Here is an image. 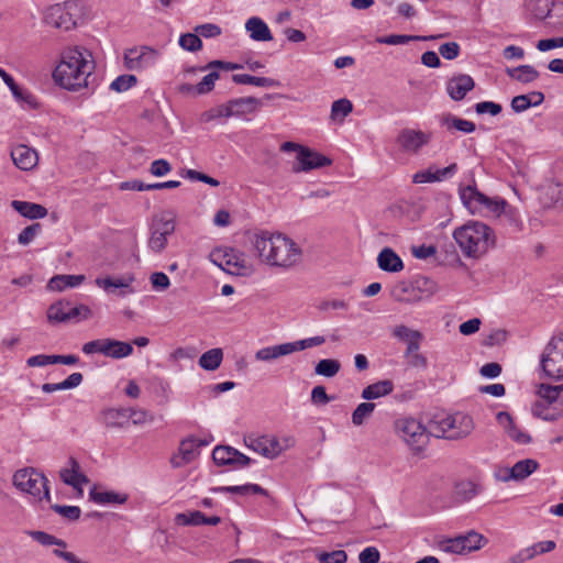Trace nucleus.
I'll return each mask as SVG.
<instances>
[{"instance_id":"57","label":"nucleus","mask_w":563,"mask_h":563,"mask_svg":"<svg viewBox=\"0 0 563 563\" xmlns=\"http://www.w3.org/2000/svg\"><path fill=\"white\" fill-rule=\"evenodd\" d=\"M320 563H345L347 554L344 550H335L332 552H321L317 555Z\"/></svg>"},{"instance_id":"26","label":"nucleus","mask_w":563,"mask_h":563,"mask_svg":"<svg viewBox=\"0 0 563 563\" xmlns=\"http://www.w3.org/2000/svg\"><path fill=\"white\" fill-rule=\"evenodd\" d=\"M175 522L178 526H217L221 522V518L219 516L207 517L203 512L194 510L177 514L175 516Z\"/></svg>"},{"instance_id":"63","label":"nucleus","mask_w":563,"mask_h":563,"mask_svg":"<svg viewBox=\"0 0 563 563\" xmlns=\"http://www.w3.org/2000/svg\"><path fill=\"white\" fill-rule=\"evenodd\" d=\"M461 47L456 42H448L439 47L441 56L448 60L455 59L460 55Z\"/></svg>"},{"instance_id":"51","label":"nucleus","mask_w":563,"mask_h":563,"mask_svg":"<svg viewBox=\"0 0 563 563\" xmlns=\"http://www.w3.org/2000/svg\"><path fill=\"white\" fill-rule=\"evenodd\" d=\"M285 355H286V352L284 349V344H279V345L267 346V347H263V349L258 350L255 353V358L257 361L267 362V361H273V360H276V358H278L280 356H285Z\"/></svg>"},{"instance_id":"27","label":"nucleus","mask_w":563,"mask_h":563,"mask_svg":"<svg viewBox=\"0 0 563 563\" xmlns=\"http://www.w3.org/2000/svg\"><path fill=\"white\" fill-rule=\"evenodd\" d=\"M457 170V165L455 163L441 168L432 170V168H428L424 170H420L416 173L412 177V181L415 184H424V183H434V181H441L452 175L455 174Z\"/></svg>"},{"instance_id":"44","label":"nucleus","mask_w":563,"mask_h":563,"mask_svg":"<svg viewBox=\"0 0 563 563\" xmlns=\"http://www.w3.org/2000/svg\"><path fill=\"white\" fill-rule=\"evenodd\" d=\"M443 34L437 35V36H430V37H422L417 35H405V34H390L387 36L377 37V42L380 44H388V45H402L408 44L412 41H420V40H428V38H441L443 37Z\"/></svg>"},{"instance_id":"5","label":"nucleus","mask_w":563,"mask_h":563,"mask_svg":"<svg viewBox=\"0 0 563 563\" xmlns=\"http://www.w3.org/2000/svg\"><path fill=\"white\" fill-rule=\"evenodd\" d=\"M438 290L435 282L418 276L411 282H399L391 289V297L397 302L418 303L430 299Z\"/></svg>"},{"instance_id":"9","label":"nucleus","mask_w":563,"mask_h":563,"mask_svg":"<svg viewBox=\"0 0 563 563\" xmlns=\"http://www.w3.org/2000/svg\"><path fill=\"white\" fill-rule=\"evenodd\" d=\"M395 432L415 453L421 452L429 443L427 427L413 418L397 419Z\"/></svg>"},{"instance_id":"41","label":"nucleus","mask_w":563,"mask_h":563,"mask_svg":"<svg viewBox=\"0 0 563 563\" xmlns=\"http://www.w3.org/2000/svg\"><path fill=\"white\" fill-rule=\"evenodd\" d=\"M211 492H213V493H231V494H240V495H247V494L267 495V492L262 486H260L257 484L213 487V488H211Z\"/></svg>"},{"instance_id":"11","label":"nucleus","mask_w":563,"mask_h":563,"mask_svg":"<svg viewBox=\"0 0 563 563\" xmlns=\"http://www.w3.org/2000/svg\"><path fill=\"white\" fill-rule=\"evenodd\" d=\"M209 257L214 265L231 275L246 276L252 271L244 254L233 249H216L210 253Z\"/></svg>"},{"instance_id":"13","label":"nucleus","mask_w":563,"mask_h":563,"mask_svg":"<svg viewBox=\"0 0 563 563\" xmlns=\"http://www.w3.org/2000/svg\"><path fill=\"white\" fill-rule=\"evenodd\" d=\"M82 352L87 355L100 353L104 356L119 360L131 355L133 353V346L131 343L114 339H99L85 343L82 345Z\"/></svg>"},{"instance_id":"29","label":"nucleus","mask_w":563,"mask_h":563,"mask_svg":"<svg viewBox=\"0 0 563 563\" xmlns=\"http://www.w3.org/2000/svg\"><path fill=\"white\" fill-rule=\"evenodd\" d=\"M533 416L547 421H554L563 415V404L536 401L532 407Z\"/></svg>"},{"instance_id":"32","label":"nucleus","mask_w":563,"mask_h":563,"mask_svg":"<svg viewBox=\"0 0 563 563\" xmlns=\"http://www.w3.org/2000/svg\"><path fill=\"white\" fill-rule=\"evenodd\" d=\"M441 126L445 128L449 132L460 131L463 133H472L475 131L476 125L474 122L461 119L451 113L443 114L440 119Z\"/></svg>"},{"instance_id":"6","label":"nucleus","mask_w":563,"mask_h":563,"mask_svg":"<svg viewBox=\"0 0 563 563\" xmlns=\"http://www.w3.org/2000/svg\"><path fill=\"white\" fill-rule=\"evenodd\" d=\"M81 14L82 8L79 1L69 0L47 8L44 13V22L53 27L69 31L76 27Z\"/></svg>"},{"instance_id":"28","label":"nucleus","mask_w":563,"mask_h":563,"mask_svg":"<svg viewBox=\"0 0 563 563\" xmlns=\"http://www.w3.org/2000/svg\"><path fill=\"white\" fill-rule=\"evenodd\" d=\"M378 267L388 273H398L404 269L402 260L390 247H384L377 256Z\"/></svg>"},{"instance_id":"1","label":"nucleus","mask_w":563,"mask_h":563,"mask_svg":"<svg viewBox=\"0 0 563 563\" xmlns=\"http://www.w3.org/2000/svg\"><path fill=\"white\" fill-rule=\"evenodd\" d=\"M252 245L261 262L273 267L290 269L302 260V250L282 233H256L252 238Z\"/></svg>"},{"instance_id":"17","label":"nucleus","mask_w":563,"mask_h":563,"mask_svg":"<svg viewBox=\"0 0 563 563\" xmlns=\"http://www.w3.org/2000/svg\"><path fill=\"white\" fill-rule=\"evenodd\" d=\"M430 133L413 129H402L396 142L404 152L416 154L430 142Z\"/></svg>"},{"instance_id":"49","label":"nucleus","mask_w":563,"mask_h":563,"mask_svg":"<svg viewBox=\"0 0 563 563\" xmlns=\"http://www.w3.org/2000/svg\"><path fill=\"white\" fill-rule=\"evenodd\" d=\"M528 8L538 20L547 19L552 11L551 0H529Z\"/></svg>"},{"instance_id":"62","label":"nucleus","mask_w":563,"mask_h":563,"mask_svg":"<svg viewBox=\"0 0 563 563\" xmlns=\"http://www.w3.org/2000/svg\"><path fill=\"white\" fill-rule=\"evenodd\" d=\"M195 32L202 37L211 38L217 37L221 34V27L213 23H205L197 25Z\"/></svg>"},{"instance_id":"8","label":"nucleus","mask_w":563,"mask_h":563,"mask_svg":"<svg viewBox=\"0 0 563 563\" xmlns=\"http://www.w3.org/2000/svg\"><path fill=\"white\" fill-rule=\"evenodd\" d=\"M280 151L297 153L296 162L291 167L294 173L310 172L332 164L329 157L295 142H284L280 145Z\"/></svg>"},{"instance_id":"34","label":"nucleus","mask_w":563,"mask_h":563,"mask_svg":"<svg viewBox=\"0 0 563 563\" xmlns=\"http://www.w3.org/2000/svg\"><path fill=\"white\" fill-rule=\"evenodd\" d=\"M102 423L107 428H124L129 424V410L107 409L102 412Z\"/></svg>"},{"instance_id":"35","label":"nucleus","mask_w":563,"mask_h":563,"mask_svg":"<svg viewBox=\"0 0 563 563\" xmlns=\"http://www.w3.org/2000/svg\"><path fill=\"white\" fill-rule=\"evenodd\" d=\"M84 280V275H56L49 279L47 288L54 291H62L66 288L79 286Z\"/></svg>"},{"instance_id":"20","label":"nucleus","mask_w":563,"mask_h":563,"mask_svg":"<svg viewBox=\"0 0 563 563\" xmlns=\"http://www.w3.org/2000/svg\"><path fill=\"white\" fill-rule=\"evenodd\" d=\"M474 87L475 81L470 75L459 74L448 80L446 92L452 100L461 101Z\"/></svg>"},{"instance_id":"22","label":"nucleus","mask_w":563,"mask_h":563,"mask_svg":"<svg viewBox=\"0 0 563 563\" xmlns=\"http://www.w3.org/2000/svg\"><path fill=\"white\" fill-rule=\"evenodd\" d=\"M134 282L133 275H125L119 278H112V277H104V278H97L96 285L107 292H114V289L119 288L120 292L119 296H126L129 294H133L134 290L131 288L132 283Z\"/></svg>"},{"instance_id":"39","label":"nucleus","mask_w":563,"mask_h":563,"mask_svg":"<svg viewBox=\"0 0 563 563\" xmlns=\"http://www.w3.org/2000/svg\"><path fill=\"white\" fill-rule=\"evenodd\" d=\"M394 385L390 380H379L365 387L362 391V398L366 400L377 399L390 394Z\"/></svg>"},{"instance_id":"37","label":"nucleus","mask_w":563,"mask_h":563,"mask_svg":"<svg viewBox=\"0 0 563 563\" xmlns=\"http://www.w3.org/2000/svg\"><path fill=\"white\" fill-rule=\"evenodd\" d=\"M507 75L521 84H530L537 80L540 76L539 71L531 65H520L514 68L506 69Z\"/></svg>"},{"instance_id":"12","label":"nucleus","mask_w":563,"mask_h":563,"mask_svg":"<svg viewBox=\"0 0 563 563\" xmlns=\"http://www.w3.org/2000/svg\"><path fill=\"white\" fill-rule=\"evenodd\" d=\"M541 367L548 377L563 379V334L552 338L547 344L541 356Z\"/></svg>"},{"instance_id":"55","label":"nucleus","mask_w":563,"mask_h":563,"mask_svg":"<svg viewBox=\"0 0 563 563\" xmlns=\"http://www.w3.org/2000/svg\"><path fill=\"white\" fill-rule=\"evenodd\" d=\"M137 78L134 75H121L110 85V89L117 92H123L136 85Z\"/></svg>"},{"instance_id":"47","label":"nucleus","mask_w":563,"mask_h":563,"mask_svg":"<svg viewBox=\"0 0 563 563\" xmlns=\"http://www.w3.org/2000/svg\"><path fill=\"white\" fill-rule=\"evenodd\" d=\"M460 537L462 539L463 545H465V552L479 550L488 542L483 534L474 530H471L465 534H460Z\"/></svg>"},{"instance_id":"56","label":"nucleus","mask_w":563,"mask_h":563,"mask_svg":"<svg viewBox=\"0 0 563 563\" xmlns=\"http://www.w3.org/2000/svg\"><path fill=\"white\" fill-rule=\"evenodd\" d=\"M67 314H69V321H80L86 320L91 316V310L88 306L85 305H78V306H71L68 301L67 306Z\"/></svg>"},{"instance_id":"40","label":"nucleus","mask_w":563,"mask_h":563,"mask_svg":"<svg viewBox=\"0 0 563 563\" xmlns=\"http://www.w3.org/2000/svg\"><path fill=\"white\" fill-rule=\"evenodd\" d=\"M89 497L96 504L104 505V504H124L128 500V495L115 493L112 490L100 492L97 488H92L89 493Z\"/></svg>"},{"instance_id":"3","label":"nucleus","mask_w":563,"mask_h":563,"mask_svg":"<svg viewBox=\"0 0 563 563\" xmlns=\"http://www.w3.org/2000/svg\"><path fill=\"white\" fill-rule=\"evenodd\" d=\"M453 238L466 257L478 258L495 246L496 236L484 222L470 221L453 232Z\"/></svg>"},{"instance_id":"52","label":"nucleus","mask_w":563,"mask_h":563,"mask_svg":"<svg viewBox=\"0 0 563 563\" xmlns=\"http://www.w3.org/2000/svg\"><path fill=\"white\" fill-rule=\"evenodd\" d=\"M375 409L373 402L360 404L352 413V422L354 426H362L366 419L371 417Z\"/></svg>"},{"instance_id":"23","label":"nucleus","mask_w":563,"mask_h":563,"mask_svg":"<svg viewBox=\"0 0 563 563\" xmlns=\"http://www.w3.org/2000/svg\"><path fill=\"white\" fill-rule=\"evenodd\" d=\"M496 420L504 428L508 437L519 444H528L531 442V437L526 431L519 429L510 413L507 411H499L496 415Z\"/></svg>"},{"instance_id":"50","label":"nucleus","mask_w":563,"mask_h":563,"mask_svg":"<svg viewBox=\"0 0 563 563\" xmlns=\"http://www.w3.org/2000/svg\"><path fill=\"white\" fill-rule=\"evenodd\" d=\"M340 368L341 364L339 361L333 358H323L316 365L314 372L317 375L333 377L339 373Z\"/></svg>"},{"instance_id":"30","label":"nucleus","mask_w":563,"mask_h":563,"mask_svg":"<svg viewBox=\"0 0 563 563\" xmlns=\"http://www.w3.org/2000/svg\"><path fill=\"white\" fill-rule=\"evenodd\" d=\"M245 29L250 33V37L254 41L268 42L273 40L269 27L257 16L250 18L245 23Z\"/></svg>"},{"instance_id":"25","label":"nucleus","mask_w":563,"mask_h":563,"mask_svg":"<svg viewBox=\"0 0 563 563\" xmlns=\"http://www.w3.org/2000/svg\"><path fill=\"white\" fill-rule=\"evenodd\" d=\"M393 335L407 344L404 354H411V352L419 351L420 343L423 335L420 331L408 328L407 325L400 324L394 328Z\"/></svg>"},{"instance_id":"43","label":"nucleus","mask_w":563,"mask_h":563,"mask_svg":"<svg viewBox=\"0 0 563 563\" xmlns=\"http://www.w3.org/2000/svg\"><path fill=\"white\" fill-rule=\"evenodd\" d=\"M232 80L239 85H254L257 87H275L279 84L273 78L255 77L247 74H235L232 76Z\"/></svg>"},{"instance_id":"18","label":"nucleus","mask_w":563,"mask_h":563,"mask_svg":"<svg viewBox=\"0 0 563 563\" xmlns=\"http://www.w3.org/2000/svg\"><path fill=\"white\" fill-rule=\"evenodd\" d=\"M261 106V100L254 97L232 99L228 101L225 104H221L218 107V115H223L225 118L233 115H243L254 112Z\"/></svg>"},{"instance_id":"10","label":"nucleus","mask_w":563,"mask_h":563,"mask_svg":"<svg viewBox=\"0 0 563 563\" xmlns=\"http://www.w3.org/2000/svg\"><path fill=\"white\" fill-rule=\"evenodd\" d=\"M47 482V478L34 468L19 470L13 475V485L38 500H51Z\"/></svg>"},{"instance_id":"36","label":"nucleus","mask_w":563,"mask_h":563,"mask_svg":"<svg viewBox=\"0 0 563 563\" xmlns=\"http://www.w3.org/2000/svg\"><path fill=\"white\" fill-rule=\"evenodd\" d=\"M539 467V463L532 459L517 462L510 470L507 479L522 481Z\"/></svg>"},{"instance_id":"2","label":"nucleus","mask_w":563,"mask_h":563,"mask_svg":"<svg viewBox=\"0 0 563 563\" xmlns=\"http://www.w3.org/2000/svg\"><path fill=\"white\" fill-rule=\"evenodd\" d=\"M93 69L95 60L88 49L79 46L68 47L63 51L53 77L60 87L77 91L88 87V78Z\"/></svg>"},{"instance_id":"24","label":"nucleus","mask_w":563,"mask_h":563,"mask_svg":"<svg viewBox=\"0 0 563 563\" xmlns=\"http://www.w3.org/2000/svg\"><path fill=\"white\" fill-rule=\"evenodd\" d=\"M68 465L69 467L60 470L59 476L66 485H69L81 493V485L88 483L89 479L86 475L80 473V466L76 459L69 457Z\"/></svg>"},{"instance_id":"58","label":"nucleus","mask_w":563,"mask_h":563,"mask_svg":"<svg viewBox=\"0 0 563 563\" xmlns=\"http://www.w3.org/2000/svg\"><path fill=\"white\" fill-rule=\"evenodd\" d=\"M353 110V104L347 99H339L332 103L331 117L335 119L338 115L343 118L349 115Z\"/></svg>"},{"instance_id":"14","label":"nucleus","mask_w":563,"mask_h":563,"mask_svg":"<svg viewBox=\"0 0 563 563\" xmlns=\"http://www.w3.org/2000/svg\"><path fill=\"white\" fill-rule=\"evenodd\" d=\"M175 231V221L165 216L156 217L151 227L148 247L155 252H162L167 245V238Z\"/></svg>"},{"instance_id":"64","label":"nucleus","mask_w":563,"mask_h":563,"mask_svg":"<svg viewBox=\"0 0 563 563\" xmlns=\"http://www.w3.org/2000/svg\"><path fill=\"white\" fill-rule=\"evenodd\" d=\"M379 551L375 547L365 548L358 555L360 563H378Z\"/></svg>"},{"instance_id":"33","label":"nucleus","mask_w":563,"mask_h":563,"mask_svg":"<svg viewBox=\"0 0 563 563\" xmlns=\"http://www.w3.org/2000/svg\"><path fill=\"white\" fill-rule=\"evenodd\" d=\"M542 203L549 209L563 210V185H549L543 192Z\"/></svg>"},{"instance_id":"31","label":"nucleus","mask_w":563,"mask_h":563,"mask_svg":"<svg viewBox=\"0 0 563 563\" xmlns=\"http://www.w3.org/2000/svg\"><path fill=\"white\" fill-rule=\"evenodd\" d=\"M11 207L22 217L32 220L42 219L47 214L46 208L38 203L13 200Z\"/></svg>"},{"instance_id":"42","label":"nucleus","mask_w":563,"mask_h":563,"mask_svg":"<svg viewBox=\"0 0 563 563\" xmlns=\"http://www.w3.org/2000/svg\"><path fill=\"white\" fill-rule=\"evenodd\" d=\"M223 360V351L220 347L205 352L199 358V365L206 371H216Z\"/></svg>"},{"instance_id":"15","label":"nucleus","mask_w":563,"mask_h":563,"mask_svg":"<svg viewBox=\"0 0 563 563\" xmlns=\"http://www.w3.org/2000/svg\"><path fill=\"white\" fill-rule=\"evenodd\" d=\"M244 442L247 448L271 460L277 457L284 451L280 441L271 435L251 434L245 437Z\"/></svg>"},{"instance_id":"4","label":"nucleus","mask_w":563,"mask_h":563,"mask_svg":"<svg viewBox=\"0 0 563 563\" xmlns=\"http://www.w3.org/2000/svg\"><path fill=\"white\" fill-rule=\"evenodd\" d=\"M427 429L429 438L459 440L472 433L474 430V421L471 416L462 412L454 415L440 412L433 415L428 422Z\"/></svg>"},{"instance_id":"38","label":"nucleus","mask_w":563,"mask_h":563,"mask_svg":"<svg viewBox=\"0 0 563 563\" xmlns=\"http://www.w3.org/2000/svg\"><path fill=\"white\" fill-rule=\"evenodd\" d=\"M180 186L178 180H168L164 183L144 184L140 180L126 181L122 184V189H132L137 191L172 189Z\"/></svg>"},{"instance_id":"53","label":"nucleus","mask_w":563,"mask_h":563,"mask_svg":"<svg viewBox=\"0 0 563 563\" xmlns=\"http://www.w3.org/2000/svg\"><path fill=\"white\" fill-rule=\"evenodd\" d=\"M179 46L188 52H197L202 47V41L197 33H185L179 37Z\"/></svg>"},{"instance_id":"19","label":"nucleus","mask_w":563,"mask_h":563,"mask_svg":"<svg viewBox=\"0 0 563 563\" xmlns=\"http://www.w3.org/2000/svg\"><path fill=\"white\" fill-rule=\"evenodd\" d=\"M212 459L217 465H232L244 467L251 463V459L231 446H217L212 452Z\"/></svg>"},{"instance_id":"54","label":"nucleus","mask_w":563,"mask_h":563,"mask_svg":"<svg viewBox=\"0 0 563 563\" xmlns=\"http://www.w3.org/2000/svg\"><path fill=\"white\" fill-rule=\"evenodd\" d=\"M220 78V75L218 71L212 70L208 75H206L201 81H199L197 85H195L196 88V95H206L210 92L213 87L216 80Z\"/></svg>"},{"instance_id":"21","label":"nucleus","mask_w":563,"mask_h":563,"mask_svg":"<svg viewBox=\"0 0 563 563\" xmlns=\"http://www.w3.org/2000/svg\"><path fill=\"white\" fill-rule=\"evenodd\" d=\"M14 165L22 170H31L38 163L37 152L27 145L20 144L11 151Z\"/></svg>"},{"instance_id":"60","label":"nucleus","mask_w":563,"mask_h":563,"mask_svg":"<svg viewBox=\"0 0 563 563\" xmlns=\"http://www.w3.org/2000/svg\"><path fill=\"white\" fill-rule=\"evenodd\" d=\"M41 229L42 227L40 223H33L24 228L18 236V242L22 245H27L34 240V238L38 234Z\"/></svg>"},{"instance_id":"7","label":"nucleus","mask_w":563,"mask_h":563,"mask_svg":"<svg viewBox=\"0 0 563 563\" xmlns=\"http://www.w3.org/2000/svg\"><path fill=\"white\" fill-rule=\"evenodd\" d=\"M460 198L464 207L472 213L484 210L499 214L504 211L507 202L504 199H492L482 194L476 185L460 186Z\"/></svg>"},{"instance_id":"46","label":"nucleus","mask_w":563,"mask_h":563,"mask_svg":"<svg viewBox=\"0 0 563 563\" xmlns=\"http://www.w3.org/2000/svg\"><path fill=\"white\" fill-rule=\"evenodd\" d=\"M0 77L4 81V84L9 87L12 95L18 101H24L26 103H32L33 97L24 92L14 81L13 77L9 75L3 68L0 67Z\"/></svg>"},{"instance_id":"16","label":"nucleus","mask_w":563,"mask_h":563,"mask_svg":"<svg viewBox=\"0 0 563 563\" xmlns=\"http://www.w3.org/2000/svg\"><path fill=\"white\" fill-rule=\"evenodd\" d=\"M157 56V51L147 46L129 48L124 53V64L130 70H139L153 66Z\"/></svg>"},{"instance_id":"48","label":"nucleus","mask_w":563,"mask_h":563,"mask_svg":"<svg viewBox=\"0 0 563 563\" xmlns=\"http://www.w3.org/2000/svg\"><path fill=\"white\" fill-rule=\"evenodd\" d=\"M179 454L180 456H174L170 460V463L174 467H181L194 460V443L189 441H183L179 446Z\"/></svg>"},{"instance_id":"45","label":"nucleus","mask_w":563,"mask_h":563,"mask_svg":"<svg viewBox=\"0 0 563 563\" xmlns=\"http://www.w3.org/2000/svg\"><path fill=\"white\" fill-rule=\"evenodd\" d=\"M68 301H57L51 305L47 309V320L51 323H62L69 321V314H67Z\"/></svg>"},{"instance_id":"61","label":"nucleus","mask_w":563,"mask_h":563,"mask_svg":"<svg viewBox=\"0 0 563 563\" xmlns=\"http://www.w3.org/2000/svg\"><path fill=\"white\" fill-rule=\"evenodd\" d=\"M52 509L68 520H77L80 517L81 510L77 506H62L53 505Z\"/></svg>"},{"instance_id":"59","label":"nucleus","mask_w":563,"mask_h":563,"mask_svg":"<svg viewBox=\"0 0 563 563\" xmlns=\"http://www.w3.org/2000/svg\"><path fill=\"white\" fill-rule=\"evenodd\" d=\"M561 387L559 386H550V385H541L539 395L541 399L539 401H549L553 404H560L558 401L560 395Z\"/></svg>"}]
</instances>
